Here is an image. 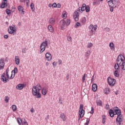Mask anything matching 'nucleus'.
Returning a JSON list of instances; mask_svg holds the SVG:
<instances>
[{"mask_svg":"<svg viewBox=\"0 0 125 125\" xmlns=\"http://www.w3.org/2000/svg\"><path fill=\"white\" fill-rule=\"evenodd\" d=\"M94 79V76H92V78H91V82H93Z\"/></svg>","mask_w":125,"mask_h":125,"instance_id":"052dcab7","label":"nucleus"},{"mask_svg":"<svg viewBox=\"0 0 125 125\" xmlns=\"http://www.w3.org/2000/svg\"><path fill=\"white\" fill-rule=\"evenodd\" d=\"M102 119H103L102 123L103 124H104L106 121V116H105V115L102 116Z\"/></svg>","mask_w":125,"mask_h":125,"instance_id":"ea45409f","label":"nucleus"},{"mask_svg":"<svg viewBox=\"0 0 125 125\" xmlns=\"http://www.w3.org/2000/svg\"><path fill=\"white\" fill-rule=\"evenodd\" d=\"M66 79H67V80H69V75H68L67 76H66Z\"/></svg>","mask_w":125,"mask_h":125,"instance_id":"69168bd1","label":"nucleus"},{"mask_svg":"<svg viewBox=\"0 0 125 125\" xmlns=\"http://www.w3.org/2000/svg\"><path fill=\"white\" fill-rule=\"evenodd\" d=\"M105 29L106 30V32H109L110 31V28H109L108 27H106L105 28Z\"/></svg>","mask_w":125,"mask_h":125,"instance_id":"864d4df0","label":"nucleus"},{"mask_svg":"<svg viewBox=\"0 0 125 125\" xmlns=\"http://www.w3.org/2000/svg\"><path fill=\"white\" fill-rule=\"evenodd\" d=\"M18 123L20 125H22V120L20 118H18Z\"/></svg>","mask_w":125,"mask_h":125,"instance_id":"37998d69","label":"nucleus"},{"mask_svg":"<svg viewBox=\"0 0 125 125\" xmlns=\"http://www.w3.org/2000/svg\"><path fill=\"white\" fill-rule=\"evenodd\" d=\"M48 7H50V8L52 7V4L51 3H49L48 4Z\"/></svg>","mask_w":125,"mask_h":125,"instance_id":"13d9d810","label":"nucleus"},{"mask_svg":"<svg viewBox=\"0 0 125 125\" xmlns=\"http://www.w3.org/2000/svg\"><path fill=\"white\" fill-rule=\"evenodd\" d=\"M65 20H62L60 22V26L62 29V30H64L65 29V27L66 25H65Z\"/></svg>","mask_w":125,"mask_h":125,"instance_id":"4468645a","label":"nucleus"},{"mask_svg":"<svg viewBox=\"0 0 125 125\" xmlns=\"http://www.w3.org/2000/svg\"><path fill=\"white\" fill-rule=\"evenodd\" d=\"M80 26H81V23L77 22L75 25V28H77V27H80Z\"/></svg>","mask_w":125,"mask_h":125,"instance_id":"09e8293b","label":"nucleus"},{"mask_svg":"<svg viewBox=\"0 0 125 125\" xmlns=\"http://www.w3.org/2000/svg\"><path fill=\"white\" fill-rule=\"evenodd\" d=\"M12 109L13 112H16V110H17V106H16V105H12Z\"/></svg>","mask_w":125,"mask_h":125,"instance_id":"473e14b6","label":"nucleus"},{"mask_svg":"<svg viewBox=\"0 0 125 125\" xmlns=\"http://www.w3.org/2000/svg\"><path fill=\"white\" fill-rule=\"evenodd\" d=\"M30 111L31 112V113H34V108H31L30 109Z\"/></svg>","mask_w":125,"mask_h":125,"instance_id":"bf43d9fd","label":"nucleus"},{"mask_svg":"<svg viewBox=\"0 0 125 125\" xmlns=\"http://www.w3.org/2000/svg\"><path fill=\"white\" fill-rule=\"evenodd\" d=\"M18 9L19 12H20V13H21V14H25V10H24V8H23L22 6L21 5L19 6L18 7Z\"/></svg>","mask_w":125,"mask_h":125,"instance_id":"2eb2a0df","label":"nucleus"},{"mask_svg":"<svg viewBox=\"0 0 125 125\" xmlns=\"http://www.w3.org/2000/svg\"><path fill=\"white\" fill-rule=\"evenodd\" d=\"M52 7L53 8H55L56 7L57 8H60L61 7V4H60V3L56 4V3H53L52 4Z\"/></svg>","mask_w":125,"mask_h":125,"instance_id":"aec40b11","label":"nucleus"},{"mask_svg":"<svg viewBox=\"0 0 125 125\" xmlns=\"http://www.w3.org/2000/svg\"><path fill=\"white\" fill-rule=\"evenodd\" d=\"M96 2H95V1H94V2H93V4L94 5H95V4H96Z\"/></svg>","mask_w":125,"mask_h":125,"instance_id":"e2e57ef3","label":"nucleus"},{"mask_svg":"<svg viewBox=\"0 0 125 125\" xmlns=\"http://www.w3.org/2000/svg\"><path fill=\"white\" fill-rule=\"evenodd\" d=\"M107 82L110 86H114L116 84V81L115 79H112L111 77H108L107 79Z\"/></svg>","mask_w":125,"mask_h":125,"instance_id":"6e6552de","label":"nucleus"},{"mask_svg":"<svg viewBox=\"0 0 125 125\" xmlns=\"http://www.w3.org/2000/svg\"><path fill=\"white\" fill-rule=\"evenodd\" d=\"M109 46L110 47L111 50H114V49H115V44H114L113 42H110L109 44Z\"/></svg>","mask_w":125,"mask_h":125,"instance_id":"cd10ccee","label":"nucleus"},{"mask_svg":"<svg viewBox=\"0 0 125 125\" xmlns=\"http://www.w3.org/2000/svg\"><path fill=\"white\" fill-rule=\"evenodd\" d=\"M15 62L16 65H19L20 64V59L19 56H16L15 58Z\"/></svg>","mask_w":125,"mask_h":125,"instance_id":"6ab92c4d","label":"nucleus"},{"mask_svg":"<svg viewBox=\"0 0 125 125\" xmlns=\"http://www.w3.org/2000/svg\"><path fill=\"white\" fill-rule=\"evenodd\" d=\"M60 118L62 120L63 122H65L67 119V117L64 113H61L60 115Z\"/></svg>","mask_w":125,"mask_h":125,"instance_id":"5701e85b","label":"nucleus"},{"mask_svg":"<svg viewBox=\"0 0 125 125\" xmlns=\"http://www.w3.org/2000/svg\"><path fill=\"white\" fill-rule=\"evenodd\" d=\"M62 17L63 19H66L67 18V12L63 11L62 13Z\"/></svg>","mask_w":125,"mask_h":125,"instance_id":"a878e982","label":"nucleus"},{"mask_svg":"<svg viewBox=\"0 0 125 125\" xmlns=\"http://www.w3.org/2000/svg\"><path fill=\"white\" fill-rule=\"evenodd\" d=\"M105 94H109L110 93V88H106L104 90Z\"/></svg>","mask_w":125,"mask_h":125,"instance_id":"c85d7f7f","label":"nucleus"},{"mask_svg":"<svg viewBox=\"0 0 125 125\" xmlns=\"http://www.w3.org/2000/svg\"><path fill=\"white\" fill-rule=\"evenodd\" d=\"M22 125H28V123L26 121V119H24L23 122H22Z\"/></svg>","mask_w":125,"mask_h":125,"instance_id":"c03bdc74","label":"nucleus"},{"mask_svg":"<svg viewBox=\"0 0 125 125\" xmlns=\"http://www.w3.org/2000/svg\"><path fill=\"white\" fill-rule=\"evenodd\" d=\"M96 103L97 106H102V102L101 101H98Z\"/></svg>","mask_w":125,"mask_h":125,"instance_id":"a19ab883","label":"nucleus"},{"mask_svg":"<svg viewBox=\"0 0 125 125\" xmlns=\"http://www.w3.org/2000/svg\"><path fill=\"white\" fill-rule=\"evenodd\" d=\"M42 90V86L41 84H37V85L34 86L32 89V95L33 96H36L37 98H41L42 94L40 91Z\"/></svg>","mask_w":125,"mask_h":125,"instance_id":"7ed1b4c3","label":"nucleus"},{"mask_svg":"<svg viewBox=\"0 0 125 125\" xmlns=\"http://www.w3.org/2000/svg\"><path fill=\"white\" fill-rule=\"evenodd\" d=\"M6 24H7V25H8V22H6Z\"/></svg>","mask_w":125,"mask_h":125,"instance_id":"774afa93","label":"nucleus"},{"mask_svg":"<svg viewBox=\"0 0 125 125\" xmlns=\"http://www.w3.org/2000/svg\"><path fill=\"white\" fill-rule=\"evenodd\" d=\"M7 0H3V1L2 4L0 5V8H4V7H6L7 6Z\"/></svg>","mask_w":125,"mask_h":125,"instance_id":"dca6fc26","label":"nucleus"},{"mask_svg":"<svg viewBox=\"0 0 125 125\" xmlns=\"http://www.w3.org/2000/svg\"><path fill=\"white\" fill-rule=\"evenodd\" d=\"M90 50L87 51L84 54L85 57H89V56H90Z\"/></svg>","mask_w":125,"mask_h":125,"instance_id":"c756f323","label":"nucleus"},{"mask_svg":"<svg viewBox=\"0 0 125 125\" xmlns=\"http://www.w3.org/2000/svg\"><path fill=\"white\" fill-rule=\"evenodd\" d=\"M22 53H26V48L22 49Z\"/></svg>","mask_w":125,"mask_h":125,"instance_id":"6e6d98bb","label":"nucleus"},{"mask_svg":"<svg viewBox=\"0 0 125 125\" xmlns=\"http://www.w3.org/2000/svg\"><path fill=\"white\" fill-rule=\"evenodd\" d=\"M119 68L123 70V71L125 70V66H124L122 64H118V62H116V63L114 64V69L115 71H118Z\"/></svg>","mask_w":125,"mask_h":125,"instance_id":"9d476101","label":"nucleus"},{"mask_svg":"<svg viewBox=\"0 0 125 125\" xmlns=\"http://www.w3.org/2000/svg\"><path fill=\"white\" fill-rule=\"evenodd\" d=\"M89 30H91L90 31V36H93V29H94V31H96L97 30V26L96 25H95L93 26V25L90 24L89 26Z\"/></svg>","mask_w":125,"mask_h":125,"instance_id":"9b49d317","label":"nucleus"},{"mask_svg":"<svg viewBox=\"0 0 125 125\" xmlns=\"http://www.w3.org/2000/svg\"><path fill=\"white\" fill-rule=\"evenodd\" d=\"M8 32L9 34L10 35H13V36H14V35H16V27L15 25H13L9 26L8 28Z\"/></svg>","mask_w":125,"mask_h":125,"instance_id":"0eeeda50","label":"nucleus"},{"mask_svg":"<svg viewBox=\"0 0 125 125\" xmlns=\"http://www.w3.org/2000/svg\"><path fill=\"white\" fill-rule=\"evenodd\" d=\"M116 62H118V65H122L124 67H125V56L123 55H120L118 56L116 60Z\"/></svg>","mask_w":125,"mask_h":125,"instance_id":"39448f33","label":"nucleus"},{"mask_svg":"<svg viewBox=\"0 0 125 125\" xmlns=\"http://www.w3.org/2000/svg\"><path fill=\"white\" fill-rule=\"evenodd\" d=\"M114 76L117 78H119V71H118V70H115L114 71Z\"/></svg>","mask_w":125,"mask_h":125,"instance_id":"e433bc0d","label":"nucleus"},{"mask_svg":"<svg viewBox=\"0 0 125 125\" xmlns=\"http://www.w3.org/2000/svg\"><path fill=\"white\" fill-rule=\"evenodd\" d=\"M4 67V60L1 59H0V70L3 69Z\"/></svg>","mask_w":125,"mask_h":125,"instance_id":"f3484780","label":"nucleus"},{"mask_svg":"<svg viewBox=\"0 0 125 125\" xmlns=\"http://www.w3.org/2000/svg\"><path fill=\"white\" fill-rule=\"evenodd\" d=\"M86 74H84L83 77H82V82H83V83H85V78L86 77Z\"/></svg>","mask_w":125,"mask_h":125,"instance_id":"58836bf2","label":"nucleus"},{"mask_svg":"<svg viewBox=\"0 0 125 125\" xmlns=\"http://www.w3.org/2000/svg\"><path fill=\"white\" fill-rule=\"evenodd\" d=\"M4 39H8V35H4Z\"/></svg>","mask_w":125,"mask_h":125,"instance_id":"4d7b16f0","label":"nucleus"},{"mask_svg":"<svg viewBox=\"0 0 125 125\" xmlns=\"http://www.w3.org/2000/svg\"><path fill=\"white\" fill-rule=\"evenodd\" d=\"M105 108L106 110L110 109V105H109V104H106L105 105Z\"/></svg>","mask_w":125,"mask_h":125,"instance_id":"49530a36","label":"nucleus"},{"mask_svg":"<svg viewBox=\"0 0 125 125\" xmlns=\"http://www.w3.org/2000/svg\"><path fill=\"white\" fill-rule=\"evenodd\" d=\"M81 23H82L83 24H84V23L86 22V19H85V17L81 19Z\"/></svg>","mask_w":125,"mask_h":125,"instance_id":"72a5a7b5","label":"nucleus"},{"mask_svg":"<svg viewBox=\"0 0 125 125\" xmlns=\"http://www.w3.org/2000/svg\"><path fill=\"white\" fill-rule=\"evenodd\" d=\"M20 2H25V0H20Z\"/></svg>","mask_w":125,"mask_h":125,"instance_id":"680f3d73","label":"nucleus"},{"mask_svg":"<svg viewBox=\"0 0 125 125\" xmlns=\"http://www.w3.org/2000/svg\"><path fill=\"white\" fill-rule=\"evenodd\" d=\"M115 94L117 95L118 94V93H117V92H116Z\"/></svg>","mask_w":125,"mask_h":125,"instance_id":"338daca9","label":"nucleus"},{"mask_svg":"<svg viewBox=\"0 0 125 125\" xmlns=\"http://www.w3.org/2000/svg\"><path fill=\"white\" fill-rule=\"evenodd\" d=\"M85 10L86 11V12H89V11H90V8L89 7V6H86L85 7Z\"/></svg>","mask_w":125,"mask_h":125,"instance_id":"c9c22d12","label":"nucleus"},{"mask_svg":"<svg viewBox=\"0 0 125 125\" xmlns=\"http://www.w3.org/2000/svg\"><path fill=\"white\" fill-rule=\"evenodd\" d=\"M92 90L94 92H95L97 90V84H93L92 86Z\"/></svg>","mask_w":125,"mask_h":125,"instance_id":"bb28decb","label":"nucleus"},{"mask_svg":"<svg viewBox=\"0 0 125 125\" xmlns=\"http://www.w3.org/2000/svg\"><path fill=\"white\" fill-rule=\"evenodd\" d=\"M48 30L50 33H54V28L50 24L48 26Z\"/></svg>","mask_w":125,"mask_h":125,"instance_id":"b1692460","label":"nucleus"},{"mask_svg":"<svg viewBox=\"0 0 125 125\" xmlns=\"http://www.w3.org/2000/svg\"><path fill=\"white\" fill-rule=\"evenodd\" d=\"M6 13L9 16H10V14H11V10L9 9H7L6 10Z\"/></svg>","mask_w":125,"mask_h":125,"instance_id":"f704fd0d","label":"nucleus"},{"mask_svg":"<svg viewBox=\"0 0 125 125\" xmlns=\"http://www.w3.org/2000/svg\"><path fill=\"white\" fill-rule=\"evenodd\" d=\"M92 46H93V44H92V43L91 42L88 43L87 45V47L88 48H90V47H92Z\"/></svg>","mask_w":125,"mask_h":125,"instance_id":"4c0bfd02","label":"nucleus"},{"mask_svg":"<svg viewBox=\"0 0 125 125\" xmlns=\"http://www.w3.org/2000/svg\"><path fill=\"white\" fill-rule=\"evenodd\" d=\"M109 6H111L110 9V11L113 12L114 8L119 7L120 6V2L119 0H106Z\"/></svg>","mask_w":125,"mask_h":125,"instance_id":"20e7f679","label":"nucleus"},{"mask_svg":"<svg viewBox=\"0 0 125 125\" xmlns=\"http://www.w3.org/2000/svg\"><path fill=\"white\" fill-rule=\"evenodd\" d=\"M4 101L6 102V103H8V102L9 101V97L8 96H5Z\"/></svg>","mask_w":125,"mask_h":125,"instance_id":"79ce46f5","label":"nucleus"},{"mask_svg":"<svg viewBox=\"0 0 125 125\" xmlns=\"http://www.w3.org/2000/svg\"><path fill=\"white\" fill-rule=\"evenodd\" d=\"M94 111V108H93V107H91V110L90 111V114H93Z\"/></svg>","mask_w":125,"mask_h":125,"instance_id":"3c124183","label":"nucleus"},{"mask_svg":"<svg viewBox=\"0 0 125 125\" xmlns=\"http://www.w3.org/2000/svg\"><path fill=\"white\" fill-rule=\"evenodd\" d=\"M30 7L32 11H35V4L34 3H31L30 4Z\"/></svg>","mask_w":125,"mask_h":125,"instance_id":"7c9ffc66","label":"nucleus"},{"mask_svg":"<svg viewBox=\"0 0 125 125\" xmlns=\"http://www.w3.org/2000/svg\"><path fill=\"white\" fill-rule=\"evenodd\" d=\"M90 121V120H89V119H87L86 123L85 124V125H88V124H89Z\"/></svg>","mask_w":125,"mask_h":125,"instance_id":"8fccbe9b","label":"nucleus"},{"mask_svg":"<svg viewBox=\"0 0 125 125\" xmlns=\"http://www.w3.org/2000/svg\"><path fill=\"white\" fill-rule=\"evenodd\" d=\"M45 56L47 61H51L52 56L51 53L47 52L45 54Z\"/></svg>","mask_w":125,"mask_h":125,"instance_id":"ddd939ff","label":"nucleus"},{"mask_svg":"<svg viewBox=\"0 0 125 125\" xmlns=\"http://www.w3.org/2000/svg\"><path fill=\"white\" fill-rule=\"evenodd\" d=\"M49 64V63L48 62L46 63V66H48Z\"/></svg>","mask_w":125,"mask_h":125,"instance_id":"0e129e2a","label":"nucleus"},{"mask_svg":"<svg viewBox=\"0 0 125 125\" xmlns=\"http://www.w3.org/2000/svg\"><path fill=\"white\" fill-rule=\"evenodd\" d=\"M49 23V24H51V25H54V24H55V19L53 18L50 19Z\"/></svg>","mask_w":125,"mask_h":125,"instance_id":"393cba45","label":"nucleus"},{"mask_svg":"<svg viewBox=\"0 0 125 125\" xmlns=\"http://www.w3.org/2000/svg\"><path fill=\"white\" fill-rule=\"evenodd\" d=\"M26 3L27 7H29V3H30V0H26Z\"/></svg>","mask_w":125,"mask_h":125,"instance_id":"a18cd8bd","label":"nucleus"},{"mask_svg":"<svg viewBox=\"0 0 125 125\" xmlns=\"http://www.w3.org/2000/svg\"><path fill=\"white\" fill-rule=\"evenodd\" d=\"M16 87L17 89L21 90V89H23L24 87H25V85H24L23 84H19L18 85H17Z\"/></svg>","mask_w":125,"mask_h":125,"instance_id":"a211bd4d","label":"nucleus"},{"mask_svg":"<svg viewBox=\"0 0 125 125\" xmlns=\"http://www.w3.org/2000/svg\"><path fill=\"white\" fill-rule=\"evenodd\" d=\"M59 64L61 65V64H62V61L61 60H59Z\"/></svg>","mask_w":125,"mask_h":125,"instance_id":"5fc2aeb1","label":"nucleus"},{"mask_svg":"<svg viewBox=\"0 0 125 125\" xmlns=\"http://www.w3.org/2000/svg\"><path fill=\"white\" fill-rule=\"evenodd\" d=\"M67 40L68 42H72V37L68 36L67 38Z\"/></svg>","mask_w":125,"mask_h":125,"instance_id":"de8ad7c7","label":"nucleus"},{"mask_svg":"<svg viewBox=\"0 0 125 125\" xmlns=\"http://www.w3.org/2000/svg\"><path fill=\"white\" fill-rule=\"evenodd\" d=\"M109 114L111 118H114L115 115H117L118 116L116 119V124L117 125H122L123 122H124V117L122 115L121 110L119 109L118 107L114 110L110 109Z\"/></svg>","mask_w":125,"mask_h":125,"instance_id":"f257e3e1","label":"nucleus"},{"mask_svg":"<svg viewBox=\"0 0 125 125\" xmlns=\"http://www.w3.org/2000/svg\"><path fill=\"white\" fill-rule=\"evenodd\" d=\"M80 18V13H78V11H75L73 14V18L76 22L79 21V18Z\"/></svg>","mask_w":125,"mask_h":125,"instance_id":"f8f14e48","label":"nucleus"},{"mask_svg":"<svg viewBox=\"0 0 125 125\" xmlns=\"http://www.w3.org/2000/svg\"><path fill=\"white\" fill-rule=\"evenodd\" d=\"M17 72H18V69L16 67L11 73H9V68H7L6 70V74L3 73L1 76V81L6 83L8 82V79L13 80L14 77H15V73H17Z\"/></svg>","mask_w":125,"mask_h":125,"instance_id":"f03ea898","label":"nucleus"},{"mask_svg":"<svg viewBox=\"0 0 125 125\" xmlns=\"http://www.w3.org/2000/svg\"><path fill=\"white\" fill-rule=\"evenodd\" d=\"M47 46V41H45V42H43L41 46H40V53H42L44 50H45V47Z\"/></svg>","mask_w":125,"mask_h":125,"instance_id":"1a4fd4ad","label":"nucleus"},{"mask_svg":"<svg viewBox=\"0 0 125 125\" xmlns=\"http://www.w3.org/2000/svg\"><path fill=\"white\" fill-rule=\"evenodd\" d=\"M57 65V62H53V66H54V67H56Z\"/></svg>","mask_w":125,"mask_h":125,"instance_id":"603ef678","label":"nucleus"},{"mask_svg":"<svg viewBox=\"0 0 125 125\" xmlns=\"http://www.w3.org/2000/svg\"><path fill=\"white\" fill-rule=\"evenodd\" d=\"M42 95H46V94L47 93V88L46 87H43L42 89Z\"/></svg>","mask_w":125,"mask_h":125,"instance_id":"412c9836","label":"nucleus"},{"mask_svg":"<svg viewBox=\"0 0 125 125\" xmlns=\"http://www.w3.org/2000/svg\"><path fill=\"white\" fill-rule=\"evenodd\" d=\"M65 23L66 26H69L70 24L71 23V20L67 19L65 21Z\"/></svg>","mask_w":125,"mask_h":125,"instance_id":"2f4dec72","label":"nucleus"},{"mask_svg":"<svg viewBox=\"0 0 125 125\" xmlns=\"http://www.w3.org/2000/svg\"><path fill=\"white\" fill-rule=\"evenodd\" d=\"M84 116V110H83V105L80 104L79 111L78 113V121H80L81 119H83Z\"/></svg>","mask_w":125,"mask_h":125,"instance_id":"423d86ee","label":"nucleus"},{"mask_svg":"<svg viewBox=\"0 0 125 125\" xmlns=\"http://www.w3.org/2000/svg\"><path fill=\"white\" fill-rule=\"evenodd\" d=\"M85 4H83L82 7H80L79 8V11L80 12H82V11H84V10H85Z\"/></svg>","mask_w":125,"mask_h":125,"instance_id":"4be33fe9","label":"nucleus"}]
</instances>
